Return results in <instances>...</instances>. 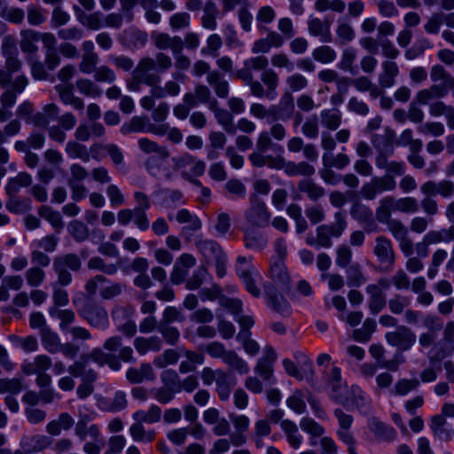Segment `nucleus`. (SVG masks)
<instances>
[{"label": "nucleus", "mask_w": 454, "mask_h": 454, "mask_svg": "<svg viewBox=\"0 0 454 454\" xmlns=\"http://www.w3.org/2000/svg\"><path fill=\"white\" fill-rule=\"evenodd\" d=\"M87 267L91 270H98L106 275H115L119 270L117 263H106V262L100 256L91 257L88 262Z\"/></svg>", "instance_id": "79ce46f5"}, {"label": "nucleus", "mask_w": 454, "mask_h": 454, "mask_svg": "<svg viewBox=\"0 0 454 454\" xmlns=\"http://www.w3.org/2000/svg\"><path fill=\"white\" fill-rule=\"evenodd\" d=\"M38 215L47 220L56 229H61L63 227L60 214L49 206H41L38 209Z\"/></svg>", "instance_id": "bf43d9fd"}, {"label": "nucleus", "mask_w": 454, "mask_h": 454, "mask_svg": "<svg viewBox=\"0 0 454 454\" xmlns=\"http://www.w3.org/2000/svg\"><path fill=\"white\" fill-rule=\"evenodd\" d=\"M219 13L218 8L213 1H207L203 7L201 26L205 29L215 30L217 27L216 18Z\"/></svg>", "instance_id": "f704fd0d"}, {"label": "nucleus", "mask_w": 454, "mask_h": 454, "mask_svg": "<svg viewBox=\"0 0 454 454\" xmlns=\"http://www.w3.org/2000/svg\"><path fill=\"white\" fill-rule=\"evenodd\" d=\"M52 365V361L47 355H38L32 362H24L21 370L26 375L34 373L46 372Z\"/></svg>", "instance_id": "a878e982"}, {"label": "nucleus", "mask_w": 454, "mask_h": 454, "mask_svg": "<svg viewBox=\"0 0 454 454\" xmlns=\"http://www.w3.org/2000/svg\"><path fill=\"white\" fill-rule=\"evenodd\" d=\"M396 211L395 206L394 202V196H386L380 200L379 206L375 210V217L376 220L380 223H386L387 222L392 220V212Z\"/></svg>", "instance_id": "c85d7f7f"}, {"label": "nucleus", "mask_w": 454, "mask_h": 454, "mask_svg": "<svg viewBox=\"0 0 454 454\" xmlns=\"http://www.w3.org/2000/svg\"><path fill=\"white\" fill-rule=\"evenodd\" d=\"M173 65L172 59L163 53L158 52L155 58L143 57L131 72L126 85L130 91H139L141 86H154L160 82V74L169 70Z\"/></svg>", "instance_id": "f03ea898"}, {"label": "nucleus", "mask_w": 454, "mask_h": 454, "mask_svg": "<svg viewBox=\"0 0 454 454\" xmlns=\"http://www.w3.org/2000/svg\"><path fill=\"white\" fill-rule=\"evenodd\" d=\"M298 189L313 201H317L325 194V189L310 179H302L298 183Z\"/></svg>", "instance_id": "ea45409f"}, {"label": "nucleus", "mask_w": 454, "mask_h": 454, "mask_svg": "<svg viewBox=\"0 0 454 454\" xmlns=\"http://www.w3.org/2000/svg\"><path fill=\"white\" fill-rule=\"evenodd\" d=\"M106 129L102 123L94 121L90 124L82 123L75 131L74 137L76 141L86 142L91 137H101L105 135Z\"/></svg>", "instance_id": "5701e85b"}, {"label": "nucleus", "mask_w": 454, "mask_h": 454, "mask_svg": "<svg viewBox=\"0 0 454 454\" xmlns=\"http://www.w3.org/2000/svg\"><path fill=\"white\" fill-rule=\"evenodd\" d=\"M264 292L270 307L277 313L286 317L291 314V306L288 301L280 294L270 283L264 285Z\"/></svg>", "instance_id": "4468645a"}, {"label": "nucleus", "mask_w": 454, "mask_h": 454, "mask_svg": "<svg viewBox=\"0 0 454 454\" xmlns=\"http://www.w3.org/2000/svg\"><path fill=\"white\" fill-rule=\"evenodd\" d=\"M348 396L350 400V406H356L363 413L369 412V402L365 397L364 392L360 387L356 385L351 386Z\"/></svg>", "instance_id": "a19ab883"}, {"label": "nucleus", "mask_w": 454, "mask_h": 454, "mask_svg": "<svg viewBox=\"0 0 454 454\" xmlns=\"http://www.w3.org/2000/svg\"><path fill=\"white\" fill-rule=\"evenodd\" d=\"M288 444L294 450H298L302 443V436L299 433L297 425L289 419H284L280 424Z\"/></svg>", "instance_id": "c756f323"}, {"label": "nucleus", "mask_w": 454, "mask_h": 454, "mask_svg": "<svg viewBox=\"0 0 454 454\" xmlns=\"http://www.w3.org/2000/svg\"><path fill=\"white\" fill-rule=\"evenodd\" d=\"M161 413V409L158 405L153 404L148 411L139 410L135 411L132 414V419L134 421L142 424H154L160 420Z\"/></svg>", "instance_id": "72a5a7b5"}, {"label": "nucleus", "mask_w": 454, "mask_h": 454, "mask_svg": "<svg viewBox=\"0 0 454 454\" xmlns=\"http://www.w3.org/2000/svg\"><path fill=\"white\" fill-rule=\"evenodd\" d=\"M336 56V51L328 45L318 46L312 51L313 59L323 64L332 63L335 60Z\"/></svg>", "instance_id": "13d9d810"}, {"label": "nucleus", "mask_w": 454, "mask_h": 454, "mask_svg": "<svg viewBox=\"0 0 454 454\" xmlns=\"http://www.w3.org/2000/svg\"><path fill=\"white\" fill-rule=\"evenodd\" d=\"M195 246L201 254L207 260H215L224 254L220 245L212 239H203L200 237L195 240Z\"/></svg>", "instance_id": "cd10ccee"}, {"label": "nucleus", "mask_w": 454, "mask_h": 454, "mask_svg": "<svg viewBox=\"0 0 454 454\" xmlns=\"http://www.w3.org/2000/svg\"><path fill=\"white\" fill-rule=\"evenodd\" d=\"M250 207L245 212L247 223L257 228H265L270 224V213L264 201L256 193L249 198Z\"/></svg>", "instance_id": "1a4fd4ad"}, {"label": "nucleus", "mask_w": 454, "mask_h": 454, "mask_svg": "<svg viewBox=\"0 0 454 454\" xmlns=\"http://www.w3.org/2000/svg\"><path fill=\"white\" fill-rule=\"evenodd\" d=\"M395 210L402 213H416L419 210V202L413 197L395 199L394 197Z\"/></svg>", "instance_id": "0e129e2a"}, {"label": "nucleus", "mask_w": 454, "mask_h": 454, "mask_svg": "<svg viewBox=\"0 0 454 454\" xmlns=\"http://www.w3.org/2000/svg\"><path fill=\"white\" fill-rule=\"evenodd\" d=\"M375 330L376 321L372 318H366L361 328L354 330L353 338L357 341L367 342Z\"/></svg>", "instance_id": "3c124183"}, {"label": "nucleus", "mask_w": 454, "mask_h": 454, "mask_svg": "<svg viewBox=\"0 0 454 454\" xmlns=\"http://www.w3.org/2000/svg\"><path fill=\"white\" fill-rule=\"evenodd\" d=\"M320 116L322 124L330 130L337 129L341 124V114L338 110H323Z\"/></svg>", "instance_id": "603ef678"}, {"label": "nucleus", "mask_w": 454, "mask_h": 454, "mask_svg": "<svg viewBox=\"0 0 454 454\" xmlns=\"http://www.w3.org/2000/svg\"><path fill=\"white\" fill-rule=\"evenodd\" d=\"M40 336L42 345L45 350L51 354L59 352L61 341L57 333L53 332L50 327H45L40 331Z\"/></svg>", "instance_id": "c9c22d12"}, {"label": "nucleus", "mask_w": 454, "mask_h": 454, "mask_svg": "<svg viewBox=\"0 0 454 454\" xmlns=\"http://www.w3.org/2000/svg\"><path fill=\"white\" fill-rule=\"evenodd\" d=\"M422 194L424 195V198L420 200L419 207H421L423 212L427 215L426 217L432 219V217L439 212L437 201L432 194Z\"/></svg>", "instance_id": "774afa93"}, {"label": "nucleus", "mask_w": 454, "mask_h": 454, "mask_svg": "<svg viewBox=\"0 0 454 454\" xmlns=\"http://www.w3.org/2000/svg\"><path fill=\"white\" fill-rule=\"evenodd\" d=\"M270 278L272 281L282 290H289L291 278L287 269L284 263V260L277 259L270 264Z\"/></svg>", "instance_id": "aec40b11"}, {"label": "nucleus", "mask_w": 454, "mask_h": 454, "mask_svg": "<svg viewBox=\"0 0 454 454\" xmlns=\"http://www.w3.org/2000/svg\"><path fill=\"white\" fill-rule=\"evenodd\" d=\"M427 332L419 335V344L423 348L432 346L427 354L430 363L441 362L454 353V321H449L443 329V321L434 314L421 315L419 311L406 309L405 322L409 325L417 324L419 319Z\"/></svg>", "instance_id": "f257e3e1"}, {"label": "nucleus", "mask_w": 454, "mask_h": 454, "mask_svg": "<svg viewBox=\"0 0 454 454\" xmlns=\"http://www.w3.org/2000/svg\"><path fill=\"white\" fill-rule=\"evenodd\" d=\"M66 153L72 159H80L83 162H89L90 154L87 147L78 141H68L65 148Z\"/></svg>", "instance_id": "c03bdc74"}, {"label": "nucleus", "mask_w": 454, "mask_h": 454, "mask_svg": "<svg viewBox=\"0 0 454 454\" xmlns=\"http://www.w3.org/2000/svg\"><path fill=\"white\" fill-rule=\"evenodd\" d=\"M152 38L155 47L160 51L169 49L176 55L181 53L184 49V42L180 36H171L167 33H154Z\"/></svg>", "instance_id": "f3484780"}, {"label": "nucleus", "mask_w": 454, "mask_h": 454, "mask_svg": "<svg viewBox=\"0 0 454 454\" xmlns=\"http://www.w3.org/2000/svg\"><path fill=\"white\" fill-rule=\"evenodd\" d=\"M251 334L250 331H240L237 335V340L241 342L247 354L254 356L259 353L260 345L251 338Z\"/></svg>", "instance_id": "8fccbe9b"}, {"label": "nucleus", "mask_w": 454, "mask_h": 454, "mask_svg": "<svg viewBox=\"0 0 454 454\" xmlns=\"http://www.w3.org/2000/svg\"><path fill=\"white\" fill-rule=\"evenodd\" d=\"M314 8L318 12L330 10L337 13H342L346 8V4L342 0H316Z\"/></svg>", "instance_id": "864d4df0"}, {"label": "nucleus", "mask_w": 454, "mask_h": 454, "mask_svg": "<svg viewBox=\"0 0 454 454\" xmlns=\"http://www.w3.org/2000/svg\"><path fill=\"white\" fill-rule=\"evenodd\" d=\"M70 235L78 242H83L89 238L90 230L88 226L81 221H72L67 226Z\"/></svg>", "instance_id": "5fc2aeb1"}, {"label": "nucleus", "mask_w": 454, "mask_h": 454, "mask_svg": "<svg viewBox=\"0 0 454 454\" xmlns=\"http://www.w3.org/2000/svg\"><path fill=\"white\" fill-rule=\"evenodd\" d=\"M387 342L402 351L411 348L416 341V334L406 325H398L395 331L387 332L385 335Z\"/></svg>", "instance_id": "9b49d317"}, {"label": "nucleus", "mask_w": 454, "mask_h": 454, "mask_svg": "<svg viewBox=\"0 0 454 454\" xmlns=\"http://www.w3.org/2000/svg\"><path fill=\"white\" fill-rule=\"evenodd\" d=\"M396 188V181L390 176H373L363 184L361 196L366 200H373L384 192H392Z\"/></svg>", "instance_id": "9d476101"}, {"label": "nucleus", "mask_w": 454, "mask_h": 454, "mask_svg": "<svg viewBox=\"0 0 454 454\" xmlns=\"http://www.w3.org/2000/svg\"><path fill=\"white\" fill-rule=\"evenodd\" d=\"M356 59V51L353 48H347L342 51L340 61L338 65L339 68L343 71H348L351 74H356L358 69L354 67Z\"/></svg>", "instance_id": "a18cd8bd"}, {"label": "nucleus", "mask_w": 454, "mask_h": 454, "mask_svg": "<svg viewBox=\"0 0 454 454\" xmlns=\"http://www.w3.org/2000/svg\"><path fill=\"white\" fill-rule=\"evenodd\" d=\"M350 215L360 223L365 224L364 229L367 232L377 230V224L372 218L373 213L369 207L361 203H355L350 207Z\"/></svg>", "instance_id": "a211bd4d"}, {"label": "nucleus", "mask_w": 454, "mask_h": 454, "mask_svg": "<svg viewBox=\"0 0 454 454\" xmlns=\"http://www.w3.org/2000/svg\"><path fill=\"white\" fill-rule=\"evenodd\" d=\"M382 71L379 74L378 82L381 89H387L395 84V79L399 74L398 65L391 60L381 63Z\"/></svg>", "instance_id": "412c9836"}, {"label": "nucleus", "mask_w": 454, "mask_h": 454, "mask_svg": "<svg viewBox=\"0 0 454 454\" xmlns=\"http://www.w3.org/2000/svg\"><path fill=\"white\" fill-rule=\"evenodd\" d=\"M322 160L323 165H331L338 169H342L350 163L349 157L343 153H340L336 155L325 153L322 156Z\"/></svg>", "instance_id": "4d7b16f0"}, {"label": "nucleus", "mask_w": 454, "mask_h": 454, "mask_svg": "<svg viewBox=\"0 0 454 454\" xmlns=\"http://www.w3.org/2000/svg\"><path fill=\"white\" fill-rule=\"evenodd\" d=\"M349 389H348L347 385H333L331 387V397L336 403L345 406L350 407V400H349Z\"/></svg>", "instance_id": "e2e57ef3"}, {"label": "nucleus", "mask_w": 454, "mask_h": 454, "mask_svg": "<svg viewBox=\"0 0 454 454\" xmlns=\"http://www.w3.org/2000/svg\"><path fill=\"white\" fill-rule=\"evenodd\" d=\"M215 118L219 125L223 127L226 133L235 135L237 132L236 125L233 121V116L231 112L222 108L215 114Z\"/></svg>", "instance_id": "de8ad7c7"}, {"label": "nucleus", "mask_w": 454, "mask_h": 454, "mask_svg": "<svg viewBox=\"0 0 454 454\" xmlns=\"http://www.w3.org/2000/svg\"><path fill=\"white\" fill-rule=\"evenodd\" d=\"M336 35L340 40V43L344 44L351 42L355 38L356 33L348 22L339 20L336 28Z\"/></svg>", "instance_id": "69168bd1"}, {"label": "nucleus", "mask_w": 454, "mask_h": 454, "mask_svg": "<svg viewBox=\"0 0 454 454\" xmlns=\"http://www.w3.org/2000/svg\"><path fill=\"white\" fill-rule=\"evenodd\" d=\"M366 292L369 294V309L372 314L377 315L387 304L386 295L379 289V286H375L374 285L367 286Z\"/></svg>", "instance_id": "bb28decb"}, {"label": "nucleus", "mask_w": 454, "mask_h": 454, "mask_svg": "<svg viewBox=\"0 0 454 454\" xmlns=\"http://www.w3.org/2000/svg\"><path fill=\"white\" fill-rule=\"evenodd\" d=\"M236 381L226 372H223L215 381V391L222 401H228Z\"/></svg>", "instance_id": "2f4dec72"}, {"label": "nucleus", "mask_w": 454, "mask_h": 454, "mask_svg": "<svg viewBox=\"0 0 454 454\" xmlns=\"http://www.w3.org/2000/svg\"><path fill=\"white\" fill-rule=\"evenodd\" d=\"M277 360V353L271 347H266L264 349V355L258 359L257 364L254 367V372L257 373L264 381H270V384L276 383V380L273 377L274 363Z\"/></svg>", "instance_id": "f8f14e48"}, {"label": "nucleus", "mask_w": 454, "mask_h": 454, "mask_svg": "<svg viewBox=\"0 0 454 454\" xmlns=\"http://www.w3.org/2000/svg\"><path fill=\"white\" fill-rule=\"evenodd\" d=\"M48 314L52 319L59 321V327L63 333H67L76 320V315L73 309H60L51 306Z\"/></svg>", "instance_id": "4be33fe9"}, {"label": "nucleus", "mask_w": 454, "mask_h": 454, "mask_svg": "<svg viewBox=\"0 0 454 454\" xmlns=\"http://www.w3.org/2000/svg\"><path fill=\"white\" fill-rule=\"evenodd\" d=\"M333 21L329 19H320L310 16L307 21L308 32L310 35L319 37L323 43H331L333 41L331 34V26Z\"/></svg>", "instance_id": "2eb2a0df"}, {"label": "nucleus", "mask_w": 454, "mask_h": 454, "mask_svg": "<svg viewBox=\"0 0 454 454\" xmlns=\"http://www.w3.org/2000/svg\"><path fill=\"white\" fill-rule=\"evenodd\" d=\"M137 145L145 153H156L160 160H166L169 157V152L165 146L159 145L156 142L146 137L140 138Z\"/></svg>", "instance_id": "4c0bfd02"}, {"label": "nucleus", "mask_w": 454, "mask_h": 454, "mask_svg": "<svg viewBox=\"0 0 454 454\" xmlns=\"http://www.w3.org/2000/svg\"><path fill=\"white\" fill-rule=\"evenodd\" d=\"M55 90L62 103L72 106L75 110H83L84 101L82 98L74 95L72 84H59L55 86Z\"/></svg>", "instance_id": "b1692460"}, {"label": "nucleus", "mask_w": 454, "mask_h": 454, "mask_svg": "<svg viewBox=\"0 0 454 454\" xmlns=\"http://www.w3.org/2000/svg\"><path fill=\"white\" fill-rule=\"evenodd\" d=\"M271 433V427L268 419H259L254 423V441L257 448H262L264 442L262 438Z\"/></svg>", "instance_id": "09e8293b"}, {"label": "nucleus", "mask_w": 454, "mask_h": 454, "mask_svg": "<svg viewBox=\"0 0 454 454\" xmlns=\"http://www.w3.org/2000/svg\"><path fill=\"white\" fill-rule=\"evenodd\" d=\"M348 223L342 212L334 214V222L330 224H322L316 230L317 247L329 248L333 246L332 238H340L346 231Z\"/></svg>", "instance_id": "423d86ee"}, {"label": "nucleus", "mask_w": 454, "mask_h": 454, "mask_svg": "<svg viewBox=\"0 0 454 454\" xmlns=\"http://www.w3.org/2000/svg\"><path fill=\"white\" fill-rule=\"evenodd\" d=\"M78 313L90 326L106 330L109 326L108 313L104 306L95 301H85Z\"/></svg>", "instance_id": "0eeeda50"}, {"label": "nucleus", "mask_w": 454, "mask_h": 454, "mask_svg": "<svg viewBox=\"0 0 454 454\" xmlns=\"http://www.w3.org/2000/svg\"><path fill=\"white\" fill-rule=\"evenodd\" d=\"M421 193L440 195L442 198H450L454 195V183L443 179L439 182L428 180L420 185Z\"/></svg>", "instance_id": "dca6fc26"}, {"label": "nucleus", "mask_w": 454, "mask_h": 454, "mask_svg": "<svg viewBox=\"0 0 454 454\" xmlns=\"http://www.w3.org/2000/svg\"><path fill=\"white\" fill-rule=\"evenodd\" d=\"M82 260L74 253H67L54 257L52 269L58 276V284L61 286H68L72 282V274L69 270L79 271L82 269Z\"/></svg>", "instance_id": "20e7f679"}, {"label": "nucleus", "mask_w": 454, "mask_h": 454, "mask_svg": "<svg viewBox=\"0 0 454 454\" xmlns=\"http://www.w3.org/2000/svg\"><path fill=\"white\" fill-rule=\"evenodd\" d=\"M106 284L99 292L100 297L104 300H112L121 295L125 288V286L120 282L107 280Z\"/></svg>", "instance_id": "680f3d73"}, {"label": "nucleus", "mask_w": 454, "mask_h": 454, "mask_svg": "<svg viewBox=\"0 0 454 454\" xmlns=\"http://www.w3.org/2000/svg\"><path fill=\"white\" fill-rule=\"evenodd\" d=\"M20 46L24 53L33 54L38 51L36 43L40 40V33L32 29H25L20 32Z\"/></svg>", "instance_id": "473e14b6"}, {"label": "nucleus", "mask_w": 454, "mask_h": 454, "mask_svg": "<svg viewBox=\"0 0 454 454\" xmlns=\"http://www.w3.org/2000/svg\"><path fill=\"white\" fill-rule=\"evenodd\" d=\"M75 87L78 91L89 98H99L102 95L101 88L96 83L95 81H92L88 78H79L75 82Z\"/></svg>", "instance_id": "e433bc0d"}, {"label": "nucleus", "mask_w": 454, "mask_h": 454, "mask_svg": "<svg viewBox=\"0 0 454 454\" xmlns=\"http://www.w3.org/2000/svg\"><path fill=\"white\" fill-rule=\"evenodd\" d=\"M300 427L312 438L322 436L325 434V428L310 418H302L300 421Z\"/></svg>", "instance_id": "052dcab7"}, {"label": "nucleus", "mask_w": 454, "mask_h": 454, "mask_svg": "<svg viewBox=\"0 0 454 454\" xmlns=\"http://www.w3.org/2000/svg\"><path fill=\"white\" fill-rule=\"evenodd\" d=\"M53 440L44 434L23 436L20 440V450L25 454L43 452L52 445Z\"/></svg>", "instance_id": "ddd939ff"}, {"label": "nucleus", "mask_w": 454, "mask_h": 454, "mask_svg": "<svg viewBox=\"0 0 454 454\" xmlns=\"http://www.w3.org/2000/svg\"><path fill=\"white\" fill-rule=\"evenodd\" d=\"M27 78L24 75L17 76L13 82L12 83V87L7 89L0 97L1 106L11 108L12 107L17 99V95L21 93L26 86L27 85Z\"/></svg>", "instance_id": "6ab92c4d"}, {"label": "nucleus", "mask_w": 454, "mask_h": 454, "mask_svg": "<svg viewBox=\"0 0 454 454\" xmlns=\"http://www.w3.org/2000/svg\"><path fill=\"white\" fill-rule=\"evenodd\" d=\"M179 359V353L175 349H166L160 356L154 357L153 364L158 368H165L175 364Z\"/></svg>", "instance_id": "338daca9"}, {"label": "nucleus", "mask_w": 454, "mask_h": 454, "mask_svg": "<svg viewBox=\"0 0 454 454\" xmlns=\"http://www.w3.org/2000/svg\"><path fill=\"white\" fill-rule=\"evenodd\" d=\"M373 147L377 151L375 157V166L378 169L385 170L384 176H402L405 173V163L403 161L390 160V156L394 153V145L392 140L388 137L373 136Z\"/></svg>", "instance_id": "7ed1b4c3"}, {"label": "nucleus", "mask_w": 454, "mask_h": 454, "mask_svg": "<svg viewBox=\"0 0 454 454\" xmlns=\"http://www.w3.org/2000/svg\"><path fill=\"white\" fill-rule=\"evenodd\" d=\"M148 120L146 117L134 116L129 122L121 127V132L128 135L132 132H147Z\"/></svg>", "instance_id": "49530a36"}, {"label": "nucleus", "mask_w": 454, "mask_h": 454, "mask_svg": "<svg viewBox=\"0 0 454 454\" xmlns=\"http://www.w3.org/2000/svg\"><path fill=\"white\" fill-rule=\"evenodd\" d=\"M129 434L135 442H151L156 435L153 429L146 430L144 424L137 421H134L130 426Z\"/></svg>", "instance_id": "58836bf2"}, {"label": "nucleus", "mask_w": 454, "mask_h": 454, "mask_svg": "<svg viewBox=\"0 0 454 454\" xmlns=\"http://www.w3.org/2000/svg\"><path fill=\"white\" fill-rule=\"evenodd\" d=\"M134 347L139 355H145L148 351H160L162 347L161 340L157 336L137 337L134 339Z\"/></svg>", "instance_id": "7c9ffc66"}, {"label": "nucleus", "mask_w": 454, "mask_h": 454, "mask_svg": "<svg viewBox=\"0 0 454 454\" xmlns=\"http://www.w3.org/2000/svg\"><path fill=\"white\" fill-rule=\"evenodd\" d=\"M261 80L266 86L265 97L270 100L277 96L276 89L278 85V75L272 69H266L261 74Z\"/></svg>", "instance_id": "37998d69"}, {"label": "nucleus", "mask_w": 454, "mask_h": 454, "mask_svg": "<svg viewBox=\"0 0 454 454\" xmlns=\"http://www.w3.org/2000/svg\"><path fill=\"white\" fill-rule=\"evenodd\" d=\"M372 253L377 258L378 271L388 273L393 270L395 263V252L392 241L384 235L377 236L374 239Z\"/></svg>", "instance_id": "39448f33"}, {"label": "nucleus", "mask_w": 454, "mask_h": 454, "mask_svg": "<svg viewBox=\"0 0 454 454\" xmlns=\"http://www.w3.org/2000/svg\"><path fill=\"white\" fill-rule=\"evenodd\" d=\"M224 363L239 374H247L249 372L247 363L234 350H229V356L226 357Z\"/></svg>", "instance_id": "6e6d98bb"}, {"label": "nucleus", "mask_w": 454, "mask_h": 454, "mask_svg": "<svg viewBox=\"0 0 454 454\" xmlns=\"http://www.w3.org/2000/svg\"><path fill=\"white\" fill-rule=\"evenodd\" d=\"M368 428L380 441L390 442L396 438L395 430L377 418H372L368 420Z\"/></svg>", "instance_id": "393cba45"}, {"label": "nucleus", "mask_w": 454, "mask_h": 454, "mask_svg": "<svg viewBox=\"0 0 454 454\" xmlns=\"http://www.w3.org/2000/svg\"><path fill=\"white\" fill-rule=\"evenodd\" d=\"M236 271L245 285L246 290L254 297H259L261 290L256 286V282L261 279V276L257 269L252 265L250 260L245 256H239Z\"/></svg>", "instance_id": "6e6552de"}]
</instances>
